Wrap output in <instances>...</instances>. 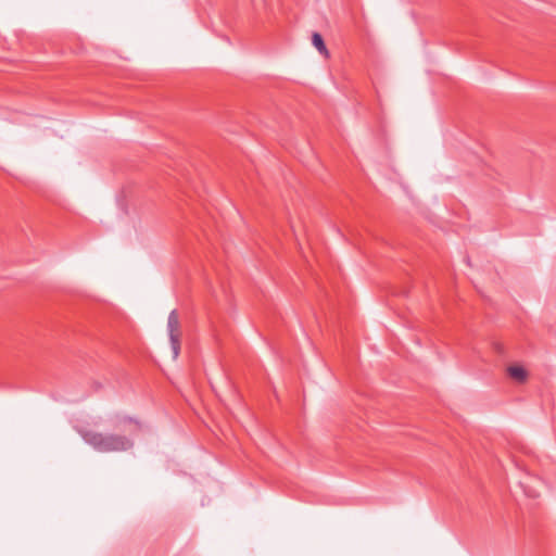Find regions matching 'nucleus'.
<instances>
[{
	"instance_id": "f257e3e1",
	"label": "nucleus",
	"mask_w": 556,
	"mask_h": 556,
	"mask_svg": "<svg viewBox=\"0 0 556 556\" xmlns=\"http://www.w3.org/2000/svg\"><path fill=\"white\" fill-rule=\"evenodd\" d=\"M84 441L101 453L124 452L134 446V442L126 435L102 433L92 430H79Z\"/></svg>"
},
{
	"instance_id": "f03ea898",
	"label": "nucleus",
	"mask_w": 556,
	"mask_h": 556,
	"mask_svg": "<svg viewBox=\"0 0 556 556\" xmlns=\"http://www.w3.org/2000/svg\"><path fill=\"white\" fill-rule=\"evenodd\" d=\"M167 333L173 351V357L176 359L180 352V338H181V326L179 315L176 309H173L167 318Z\"/></svg>"
},
{
	"instance_id": "7ed1b4c3",
	"label": "nucleus",
	"mask_w": 556,
	"mask_h": 556,
	"mask_svg": "<svg viewBox=\"0 0 556 556\" xmlns=\"http://www.w3.org/2000/svg\"><path fill=\"white\" fill-rule=\"evenodd\" d=\"M507 371L509 377L517 382L526 381L528 376L526 369L521 366H509Z\"/></svg>"
},
{
	"instance_id": "20e7f679",
	"label": "nucleus",
	"mask_w": 556,
	"mask_h": 556,
	"mask_svg": "<svg viewBox=\"0 0 556 556\" xmlns=\"http://www.w3.org/2000/svg\"><path fill=\"white\" fill-rule=\"evenodd\" d=\"M312 43L321 55L328 56V54H329L328 49L325 45L323 36L319 33H313Z\"/></svg>"
}]
</instances>
